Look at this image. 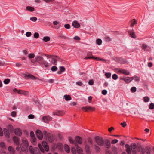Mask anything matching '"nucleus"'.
<instances>
[{
	"label": "nucleus",
	"mask_w": 154,
	"mask_h": 154,
	"mask_svg": "<svg viewBox=\"0 0 154 154\" xmlns=\"http://www.w3.org/2000/svg\"><path fill=\"white\" fill-rule=\"evenodd\" d=\"M35 60L38 62V63L42 66L45 68H48L50 66L52 65V63H48L45 60L44 58L40 56H37L35 58Z\"/></svg>",
	"instance_id": "obj_1"
},
{
	"label": "nucleus",
	"mask_w": 154,
	"mask_h": 154,
	"mask_svg": "<svg viewBox=\"0 0 154 154\" xmlns=\"http://www.w3.org/2000/svg\"><path fill=\"white\" fill-rule=\"evenodd\" d=\"M125 147L126 148V151L128 154H131V150L132 152L134 154H135L137 153V146L136 144L134 143H132L130 146L128 144H126L125 146Z\"/></svg>",
	"instance_id": "obj_2"
},
{
	"label": "nucleus",
	"mask_w": 154,
	"mask_h": 154,
	"mask_svg": "<svg viewBox=\"0 0 154 154\" xmlns=\"http://www.w3.org/2000/svg\"><path fill=\"white\" fill-rule=\"evenodd\" d=\"M22 143L20 145L21 150L23 152H26L28 151V143L27 140L24 138L22 139Z\"/></svg>",
	"instance_id": "obj_3"
},
{
	"label": "nucleus",
	"mask_w": 154,
	"mask_h": 154,
	"mask_svg": "<svg viewBox=\"0 0 154 154\" xmlns=\"http://www.w3.org/2000/svg\"><path fill=\"white\" fill-rule=\"evenodd\" d=\"M95 141L98 146H102L104 145V140L101 137L96 136L95 137Z\"/></svg>",
	"instance_id": "obj_4"
},
{
	"label": "nucleus",
	"mask_w": 154,
	"mask_h": 154,
	"mask_svg": "<svg viewBox=\"0 0 154 154\" xmlns=\"http://www.w3.org/2000/svg\"><path fill=\"white\" fill-rule=\"evenodd\" d=\"M69 140L70 142L72 144H74L76 147V151L79 154H81L82 152V149L78 146V145L75 141L73 140L72 137H69Z\"/></svg>",
	"instance_id": "obj_5"
},
{
	"label": "nucleus",
	"mask_w": 154,
	"mask_h": 154,
	"mask_svg": "<svg viewBox=\"0 0 154 154\" xmlns=\"http://www.w3.org/2000/svg\"><path fill=\"white\" fill-rule=\"evenodd\" d=\"M52 118L49 116H44L42 119V120L44 122L47 123L48 122L51 120Z\"/></svg>",
	"instance_id": "obj_6"
},
{
	"label": "nucleus",
	"mask_w": 154,
	"mask_h": 154,
	"mask_svg": "<svg viewBox=\"0 0 154 154\" xmlns=\"http://www.w3.org/2000/svg\"><path fill=\"white\" fill-rule=\"evenodd\" d=\"M36 134L37 137L40 140H41L43 138V134L42 132L39 130H37L36 131Z\"/></svg>",
	"instance_id": "obj_7"
},
{
	"label": "nucleus",
	"mask_w": 154,
	"mask_h": 154,
	"mask_svg": "<svg viewBox=\"0 0 154 154\" xmlns=\"http://www.w3.org/2000/svg\"><path fill=\"white\" fill-rule=\"evenodd\" d=\"M82 110H85V112H87L88 110L90 111H94L95 110V108L94 107H92L90 106L86 107H82L81 108Z\"/></svg>",
	"instance_id": "obj_8"
},
{
	"label": "nucleus",
	"mask_w": 154,
	"mask_h": 154,
	"mask_svg": "<svg viewBox=\"0 0 154 154\" xmlns=\"http://www.w3.org/2000/svg\"><path fill=\"white\" fill-rule=\"evenodd\" d=\"M104 144H105V146L106 148L109 149L110 147V142L109 140L105 139L104 140Z\"/></svg>",
	"instance_id": "obj_9"
},
{
	"label": "nucleus",
	"mask_w": 154,
	"mask_h": 154,
	"mask_svg": "<svg viewBox=\"0 0 154 154\" xmlns=\"http://www.w3.org/2000/svg\"><path fill=\"white\" fill-rule=\"evenodd\" d=\"M25 77L27 78H26V79H30L32 80H35L38 79V80H40V79L36 77H35L32 75L29 74V75H26L25 76Z\"/></svg>",
	"instance_id": "obj_10"
},
{
	"label": "nucleus",
	"mask_w": 154,
	"mask_h": 154,
	"mask_svg": "<svg viewBox=\"0 0 154 154\" xmlns=\"http://www.w3.org/2000/svg\"><path fill=\"white\" fill-rule=\"evenodd\" d=\"M54 56V57L52 58V60L51 62L53 64L56 65L57 64V59H59L60 58L58 56Z\"/></svg>",
	"instance_id": "obj_11"
},
{
	"label": "nucleus",
	"mask_w": 154,
	"mask_h": 154,
	"mask_svg": "<svg viewBox=\"0 0 154 154\" xmlns=\"http://www.w3.org/2000/svg\"><path fill=\"white\" fill-rule=\"evenodd\" d=\"M122 79L126 83H129L131 82L132 80L134 79V77H127L123 78Z\"/></svg>",
	"instance_id": "obj_12"
},
{
	"label": "nucleus",
	"mask_w": 154,
	"mask_h": 154,
	"mask_svg": "<svg viewBox=\"0 0 154 154\" xmlns=\"http://www.w3.org/2000/svg\"><path fill=\"white\" fill-rule=\"evenodd\" d=\"M13 139L15 144L17 145H19L20 144L19 138L16 136H14L13 137Z\"/></svg>",
	"instance_id": "obj_13"
},
{
	"label": "nucleus",
	"mask_w": 154,
	"mask_h": 154,
	"mask_svg": "<svg viewBox=\"0 0 154 154\" xmlns=\"http://www.w3.org/2000/svg\"><path fill=\"white\" fill-rule=\"evenodd\" d=\"M72 26L75 28H78L80 27V24L78 23L77 21H74L72 23Z\"/></svg>",
	"instance_id": "obj_14"
},
{
	"label": "nucleus",
	"mask_w": 154,
	"mask_h": 154,
	"mask_svg": "<svg viewBox=\"0 0 154 154\" xmlns=\"http://www.w3.org/2000/svg\"><path fill=\"white\" fill-rule=\"evenodd\" d=\"M75 140H75L73 141H75L76 143L77 142L79 144H81L82 143V139L81 137H79V136H76L75 137Z\"/></svg>",
	"instance_id": "obj_15"
},
{
	"label": "nucleus",
	"mask_w": 154,
	"mask_h": 154,
	"mask_svg": "<svg viewBox=\"0 0 154 154\" xmlns=\"http://www.w3.org/2000/svg\"><path fill=\"white\" fill-rule=\"evenodd\" d=\"M64 112L63 111H56L55 112H54L53 114L54 115H57L58 116H60L63 115L64 114Z\"/></svg>",
	"instance_id": "obj_16"
},
{
	"label": "nucleus",
	"mask_w": 154,
	"mask_h": 154,
	"mask_svg": "<svg viewBox=\"0 0 154 154\" xmlns=\"http://www.w3.org/2000/svg\"><path fill=\"white\" fill-rule=\"evenodd\" d=\"M15 134L17 136H20L22 134L21 130L19 128H16L14 130Z\"/></svg>",
	"instance_id": "obj_17"
},
{
	"label": "nucleus",
	"mask_w": 154,
	"mask_h": 154,
	"mask_svg": "<svg viewBox=\"0 0 154 154\" xmlns=\"http://www.w3.org/2000/svg\"><path fill=\"white\" fill-rule=\"evenodd\" d=\"M3 131L5 137L8 138L10 137V133L8 130L6 128L3 129Z\"/></svg>",
	"instance_id": "obj_18"
},
{
	"label": "nucleus",
	"mask_w": 154,
	"mask_h": 154,
	"mask_svg": "<svg viewBox=\"0 0 154 154\" xmlns=\"http://www.w3.org/2000/svg\"><path fill=\"white\" fill-rule=\"evenodd\" d=\"M118 71L122 73L128 75H129L130 74V72L129 71L124 69H120Z\"/></svg>",
	"instance_id": "obj_19"
},
{
	"label": "nucleus",
	"mask_w": 154,
	"mask_h": 154,
	"mask_svg": "<svg viewBox=\"0 0 154 154\" xmlns=\"http://www.w3.org/2000/svg\"><path fill=\"white\" fill-rule=\"evenodd\" d=\"M18 94H23L25 95H27L29 94V93L26 91L19 90L18 91Z\"/></svg>",
	"instance_id": "obj_20"
},
{
	"label": "nucleus",
	"mask_w": 154,
	"mask_h": 154,
	"mask_svg": "<svg viewBox=\"0 0 154 154\" xmlns=\"http://www.w3.org/2000/svg\"><path fill=\"white\" fill-rule=\"evenodd\" d=\"M42 145L44 147L45 151H48L49 149V147L47 145V143L45 142H43L42 143Z\"/></svg>",
	"instance_id": "obj_21"
},
{
	"label": "nucleus",
	"mask_w": 154,
	"mask_h": 154,
	"mask_svg": "<svg viewBox=\"0 0 154 154\" xmlns=\"http://www.w3.org/2000/svg\"><path fill=\"white\" fill-rule=\"evenodd\" d=\"M85 150L87 153L88 154H90V151L89 146L88 144H86L85 146Z\"/></svg>",
	"instance_id": "obj_22"
},
{
	"label": "nucleus",
	"mask_w": 154,
	"mask_h": 154,
	"mask_svg": "<svg viewBox=\"0 0 154 154\" xmlns=\"http://www.w3.org/2000/svg\"><path fill=\"white\" fill-rule=\"evenodd\" d=\"M26 8L27 11L30 12H32L35 10V9L33 7L30 6H27L26 7Z\"/></svg>",
	"instance_id": "obj_23"
},
{
	"label": "nucleus",
	"mask_w": 154,
	"mask_h": 154,
	"mask_svg": "<svg viewBox=\"0 0 154 154\" xmlns=\"http://www.w3.org/2000/svg\"><path fill=\"white\" fill-rule=\"evenodd\" d=\"M63 97L65 100L66 101L70 100L72 99L70 96L69 95H65Z\"/></svg>",
	"instance_id": "obj_24"
},
{
	"label": "nucleus",
	"mask_w": 154,
	"mask_h": 154,
	"mask_svg": "<svg viewBox=\"0 0 154 154\" xmlns=\"http://www.w3.org/2000/svg\"><path fill=\"white\" fill-rule=\"evenodd\" d=\"M99 57H96L94 56H92V57H86L84 58L85 59H92L94 60H98V58Z\"/></svg>",
	"instance_id": "obj_25"
},
{
	"label": "nucleus",
	"mask_w": 154,
	"mask_h": 154,
	"mask_svg": "<svg viewBox=\"0 0 154 154\" xmlns=\"http://www.w3.org/2000/svg\"><path fill=\"white\" fill-rule=\"evenodd\" d=\"M94 149L97 152H99L100 151V148L97 145H95L94 146Z\"/></svg>",
	"instance_id": "obj_26"
},
{
	"label": "nucleus",
	"mask_w": 154,
	"mask_h": 154,
	"mask_svg": "<svg viewBox=\"0 0 154 154\" xmlns=\"http://www.w3.org/2000/svg\"><path fill=\"white\" fill-rule=\"evenodd\" d=\"M31 141L33 144H35L36 141V138L35 137H31Z\"/></svg>",
	"instance_id": "obj_27"
},
{
	"label": "nucleus",
	"mask_w": 154,
	"mask_h": 154,
	"mask_svg": "<svg viewBox=\"0 0 154 154\" xmlns=\"http://www.w3.org/2000/svg\"><path fill=\"white\" fill-rule=\"evenodd\" d=\"M64 149L65 151L68 153H69L70 151L68 145H66Z\"/></svg>",
	"instance_id": "obj_28"
},
{
	"label": "nucleus",
	"mask_w": 154,
	"mask_h": 154,
	"mask_svg": "<svg viewBox=\"0 0 154 154\" xmlns=\"http://www.w3.org/2000/svg\"><path fill=\"white\" fill-rule=\"evenodd\" d=\"M43 40L45 42H47L50 40V38L48 36H45L43 37Z\"/></svg>",
	"instance_id": "obj_29"
},
{
	"label": "nucleus",
	"mask_w": 154,
	"mask_h": 154,
	"mask_svg": "<svg viewBox=\"0 0 154 154\" xmlns=\"http://www.w3.org/2000/svg\"><path fill=\"white\" fill-rule=\"evenodd\" d=\"M150 148L148 146H146L145 148L146 152L147 154H149L150 153L149 149Z\"/></svg>",
	"instance_id": "obj_30"
},
{
	"label": "nucleus",
	"mask_w": 154,
	"mask_h": 154,
	"mask_svg": "<svg viewBox=\"0 0 154 154\" xmlns=\"http://www.w3.org/2000/svg\"><path fill=\"white\" fill-rule=\"evenodd\" d=\"M10 82V79H6L4 80L3 81L4 83L5 84H8Z\"/></svg>",
	"instance_id": "obj_31"
},
{
	"label": "nucleus",
	"mask_w": 154,
	"mask_h": 154,
	"mask_svg": "<svg viewBox=\"0 0 154 154\" xmlns=\"http://www.w3.org/2000/svg\"><path fill=\"white\" fill-rule=\"evenodd\" d=\"M137 90V88L135 87H133L131 89V91L132 93L135 92Z\"/></svg>",
	"instance_id": "obj_32"
},
{
	"label": "nucleus",
	"mask_w": 154,
	"mask_h": 154,
	"mask_svg": "<svg viewBox=\"0 0 154 154\" xmlns=\"http://www.w3.org/2000/svg\"><path fill=\"white\" fill-rule=\"evenodd\" d=\"M29 149L32 154H34L33 149L31 146H30L29 147Z\"/></svg>",
	"instance_id": "obj_33"
},
{
	"label": "nucleus",
	"mask_w": 154,
	"mask_h": 154,
	"mask_svg": "<svg viewBox=\"0 0 154 154\" xmlns=\"http://www.w3.org/2000/svg\"><path fill=\"white\" fill-rule=\"evenodd\" d=\"M35 54L33 53H30L28 54V57L29 58H32L34 57Z\"/></svg>",
	"instance_id": "obj_34"
},
{
	"label": "nucleus",
	"mask_w": 154,
	"mask_h": 154,
	"mask_svg": "<svg viewBox=\"0 0 154 154\" xmlns=\"http://www.w3.org/2000/svg\"><path fill=\"white\" fill-rule=\"evenodd\" d=\"M76 150L74 147H72L71 149V152L73 154H76Z\"/></svg>",
	"instance_id": "obj_35"
},
{
	"label": "nucleus",
	"mask_w": 154,
	"mask_h": 154,
	"mask_svg": "<svg viewBox=\"0 0 154 154\" xmlns=\"http://www.w3.org/2000/svg\"><path fill=\"white\" fill-rule=\"evenodd\" d=\"M112 151L114 154L117 153V148L115 146H112Z\"/></svg>",
	"instance_id": "obj_36"
},
{
	"label": "nucleus",
	"mask_w": 154,
	"mask_h": 154,
	"mask_svg": "<svg viewBox=\"0 0 154 154\" xmlns=\"http://www.w3.org/2000/svg\"><path fill=\"white\" fill-rule=\"evenodd\" d=\"M102 43V41L100 39H98L96 41V43L98 45H100Z\"/></svg>",
	"instance_id": "obj_37"
},
{
	"label": "nucleus",
	"mask_w": 154,
	"mask_h": 154,
	"mask_svg": "<svg viewBox=\"0 0 154 154\" xmlns=\"http://www.w3.org/2000/svg\"><path fill=\"white\" fill-rule=\"evenodd\" d=\"M57 69V68L55 66H53L52 67L51 70L53 72L56 71Z\"/></svg>",
	"instance_id": "obj_38"
},
{
	"label": "nucleus",
	"mask_w": 154,
	"mask_h": 154,
	"mask_svg": "<svg viewBox=\"0 0 154 154\" xmlns=\"http://www.w3.org/2000/svg\"><path fill=\"white\" fill-rule=\"evenodd\" d=\"M149 108L150 109H153L154 108V104L152 103H151L149 105Z\"/></svg>",
	"instance_id": "obj_39"
},
{
	"label": "nucleus",
	"mask_w": 154,
	"mask_h": 154,
	"mask_svg": "<svg viewBox=\"0 0 154 154\" xmlns=\"http://www.w3.org/2000/svg\"><path fill=\"white\" fill-rule=\"evenodd\" d=\"M130 35L132 38H135L136 37L135 33L134 32H130Z\"/></svg>",
	"instance_id": "obj_40"
},
{
	"label": "nucleus",
	"mask_w": 154,
	"mask_h": 154,
	"mask_svg": "<svg viewBox=\"0 0 154 154\" xmlns=\"http://www.w3.org/2000/svg\"><path fill=\"white\" fill-rule=\"evenodd\" d=\"M39 35L38 33L35 32L34 35V37L35 38H37L39 37Z\"/></svg>",
	"instance_id": "obj_41"
},
{
	"label": "nucleus",
	"mask_w": 154,
	"mask_h": 154,
	"mask_svg": "<svg viewBox=\"0 0 154 154\" xmlns=\"http://www.w3.org/2000/svg\"><path fill=\"white\" fill-rule=\"evenodd\" d=\"M5 59H2V60H0V65H3L5 63Z\"/></svg>",
	"instance_id": "obj_42"
},
{
	"label": "nucleus",
	"mask_w": 154,
	"mask_h": 154,
	"mask_svg": "<svg viewBox=\"0 0 154 154\" xmlns=\"http://www.w3.org/2000/svg\"><path fill=\"white\" fill-rule=\"evenodd\" d=\"M105 75L107 78H109L111 76V73L110 72H106L105 74Z\"/></svg>",
	"instance_id": "obj_43"
},
{
	"label": "nucleus",
	"mask_w": 154,
	"mask_h": 154,
	"mask_svg": "<svg viewBox=\"0 0 154 154\" xmlns=\"http://www.w3.org/2000/svg\"><path fill=\"white\" fill-rule=\"evenodd\" d=\"M143 99L144 101L146 102H148L149 100V98L148 97H145Z\"/></svg>",
	"instance_id": "obj_44"
},
{
	"label": "nucleus",
	"mask_w": 154,
	"mask_h": 154,
	"mask_svg": "<svg viewBox=\"0 0 154 154\" xmlns=\"http://www.w3.org/2000/svg\"><path fill=\"white\" fill-rule=\"evenodd\" d=\"M59 69H60V71H61L62 72L65 71V68L63 66H60Z\"/></svg>",
	"instance_id": "obj_45"
},
{
	"label": "nucleus",
	"mask_w": 154,
	"mask_h": 154,
	"mask_svg": "<svg viewBox=\"0 0 154 154\" xmlns=\"http://www.w3.org/2000/svg\"><path fill=\"white\" fill-rule=\"evenodd\" d=\"M133 21L132 22V23L131 24V27H133L134 26L135 24H136L137 22L135 19H134L133 20Z\"/></svg>",
	"instance_id": "obj_46"
},
{
	"label": "nucleus",
	"mask_w": 154,
	"mask_h": 154,
	"mask_svg": "<svg viewBox=\"0 0 154 154\" xmlns=\"http://www.w3.org/2000/svg\"><path fill=\"white\" fill-rule=\"evenodd\" d=\"M118 78V76L116 74H114L112 75V78L114 80H116Z\"/></svg>",
	"instance_id": "obj_47"
},
{
	"label": "nucleus",
	"mask_w": 154,
	"mask_h": 154,
	"mask_svg": "<svg viewBox=\"0 0 154 154\" xmlns=\"http://www.w3.org/2000/svg\"><path fill=\"white\" fill-rule=\"evenodd\" d=\"M30 20L33 21L35 22L37 20V18L36 17H31Z\"/></svg>",
	"instance_id": "obj_48"
},
{
	"label": "nucleus",
	"mask_w": 154,
	"mask_h": 154,
	"mask_svg": "<svg viewBox=\"0 0 154 154\" xmlns=\"http://www.w3.org/2000/svg\"><path fill=\"white\" fill-rule=\"evenodd\" d=\"M65 28L67 29H69L70 28V26L69 24H65L64 25Z\"/></svg>",
	"instance_id": "obj_49"
},
{
	"label": "nucleus",
	"mask_w": 154,
	"mask_h": 154,
	"mask_svg": "<svg viewBox=\"0 0 154 154\" xmlns=\"http://www.w3.org/2000/svg\"><path fill=\"white\" fill-rule=\"evenodd\" d=\"M118 141L117 139H114L112 140L111 141V143L112 144H115L118 142Z\"/></svg>",
	"instance_id": "obj_50"
},
{
	"label": "nucleus",
	"mask_w": 154,
	"mask_h": 154,
	"mask_svg": "<svg viewBox=\"0 0 154 154\" xmlns=\"http://www.w3.org/2000/svg\"><path fill=\"white\" fill-rule=\"evenodd\" d=\"M38 146H39V148L40 149V150L42 152H44V149L41 146V145L40 144H38Z\"/></svg>",
	"instance_id": "obj_51"
},
{
	"label": "nucleus",
	"mask_w": 154,
	"mask_h": 154,
	"mask_svg": "<svg viewBox=\"0 0 154 154\" xmlns=\"http://www.w3.org/2000/svg\"><path fill=\"white\" fill-rule=\"evenodd\" d=\"M99 60L102 61L103 62H105L106 61V60L102 58H98V60H97V61Z\"/></svg>",
	"instance_id": "obj_52"
},
{
	"label": "nucleus",
	"mask_w": 154,
	"mask_h": 154,
	"mask_svg": "<svg viewBox=\"0 0 154 154\" xmlns=\"http://www.w3.org/2000/svg\"><path fill=\"white\" fill-rule=\"evenodd\" d=\"M31 33L30 32H28L26 34V36L27 37H29L31 35Z\"/></svg>",
	"instance_id": "obj_53"
},
{
	"label": "nucleus",
	"mask_w": 154,
	"mask_h": 154,
	"mask_svg": "<svg viewBox=\"0 0 154 154\" xmlns=\"http://www.w3.org/2000/svg\"><path fill=\"white\" fill-rule=\"evenodd\" d=\"M8 149L9 151L12 152L14 151L13 148L11 146H9L8 148Z\"/></svg>",
	"instance_id": "obj_54"
},
{
	"label": "nucleus",
	"mask_w": 154,
	"mask_h": 154,
	"mask_svg": "<svg viewBox=\"0 0 154 154\" xmlns=\"http://www.w3.org/2000/svg\"><path fill=\"white\" fill-rule=\"evenodd\" d=\"M134 79L136 81H139L140 80V78L137 76H134Z\"/></svg>",
	"instance_id": "obj_55"
},
{
	"label": "nucleus",
	"mask_w": 154,
	"mask_h": 154,
	"mask_svg": "<svg viewBox=\"0 0 154 154\" xmlns=\"http://www.w3.org/2000/svg\"><path fill=\"white\" fill-rule=\"evenodd\" d=\"M33 101H34V103L38 106H39V105L40 104V103H39V102L37 100H34Z\"/></svg>",
	"instance_id": "obj_56"
},
{
	"label": "nucleus",
	"mask_w": 154,
	"mask_h": 154,
	"mask_svg": "<svg viewBox=\"0 0 154 154\" xmlns=\"http://www.w3.org/2000/svg\"><path fill=\"white\" fill-rule=\"evenodd\" d=\"M0 146L2 148H4L5 147V144L3 142H1L0 143Z\"/></svg>",
	"instance_id": "obj_57"
},
{
	"label": "nucleus",
	"mask_w": 154,
	"mask_h": 154,
	"mask_svg": "<svg viewBox=\"0 0 154 154\" xmlns=\"http://www.w3.org/2000/svg\"><path fill=\"white\" fill-rule=\"evenodd\" d=\"M120 124L123 127H125L127 125L125 122H124L123 123H121Z\"/></svg>",
	"instance_id": "obj_58"
},
{
	"label": "nucleus",
	"mask_w": 154,
	"mask_h": 154,
	"mask_svg": "<svg viewBox=\"0 0 154 154\" xmlns=\"http://www.w3.org/2000/svg\"><path fill=\"white\" fill-rule=\"evenodd\" d=\"M102 93L104 95H106L107 93V91L106 90H103L102 91Z\"/></svg>",
	"instance_id": "obj_59"
},
{
	"label": "nucleus",
	"mask_w": 154,
	"mask_h": 154,
	"mask_svg": "<svg viewBox=\"0 0 154 154\" xmlns=\"http://www.w3.org/2000/svg\"><path fill=\"white\" fill-rule=\"evenodd\" d=\"M76 84L78 85L81 86L82 85V83L80 81H78L76 82Z\"/></svg>",
	"instance_id": "obj_60"
},
{
	"label": "nucleus",
	"mask_w": 154,
	"mask_h": 154,
	"mask_svg": "<svg viewBox=\"0 0 154 154\" xmlns=\"http://www.w3.org/2000/svg\"><path fill=\"white\" fill-rule=\"evenodd\" d=\"M142 48V49L145 50L147 48V46L145 44H143Z\"/></svg>",
	"instance_id": "obj_61"
},
{
	"label": "nucleus",
	"mask_w": 154,
	"mask_h": 154,
	"mask_svg": "<svg viewBox=\"0 0 154 154\" xmlns=\"http://www.w3.org/2000/svg\"><path fill=\"white\" fill-rule=\"evenodd\" d=\"M34 117V116L32 114H30L28 116V118L29 119H32Z\"/></svg>",
	"instance_id": "obj_62"
},
{
	"label": "nucleus",
	"mask_w": 154,
	"mask_h": 154,
	"mask_svg": "<svg viewBox=\"0 0 154 154\" xmlns=\"http://www.w3.org/2000/svg\"><path fill=\"white\" fill-rule=\"evenodd\" d=\"M16 112L15 111H13L11 112V116L14 117L16 116Z\"/></svg>",
	"instance_id": "obj_63"
},
{
	"label": "nucleus",
	"mask_w": 154,
	"mask_h": 154,
	"mask_svg": "<svg viewBox=\"0 0 154 154\" xmlns=\"http://www.w3.org/2000/svg\"><path fill=\"white\" fill-rule=\"evenodd\" d=\"M88 142L91 145L92 144V142L91 138H89L88 140Z\"/></svg>",
	"instance_id": "obj_64"
}]
</instances>
